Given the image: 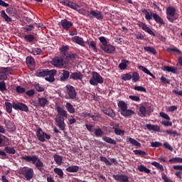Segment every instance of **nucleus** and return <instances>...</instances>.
<instances>
[{
  "label": "nucleus",
  "instance_id": "nucleus-49",
  "mask_svg": "<svg viewBox=\"0 0 182 182\" xmlns=\"http://www.w3.org/2000/svg\"><path fill=\"white\" fill-rule=\"evenodd\" d=\"M33 87L38 92H44L45 90V87L38 83L35 84V85H33Z\"/></svg>",
  "mask_w": 182,
  "mask_h": 182
},
{
  "label": "nucleus",
  "instance_id": "nucleus-27",
  "mask_svg": "<svg viewBox=\"0 0 182 182\" xmlns=\"http://www.w3.org/2000/svg\"><path fill=\"white\" fill-rule=\"evenodd\" d=\"M9 144V139L4 135L0 134V147H4Z\"/></svg>",
  "mask_w": 182,
  "mask_h": 182
},
{
  "label": "nucleus",
  "instance_id": "nucleus-43",
  "mask_svg": "<svg viewBox=\"0 0 182 182\" xmlns=\"http://www.w3.org/2000/svg\"><path fill=\"white\" fill-rule=\"evenodd\" d=\"M138 171L144 172L147 174L150 173V169L146 168L144 165L138 166Z\"/></svg>",
  "mask_w": 182,
  "mask_h": 182
},
{
  "label": "nucleus",
  "instance_id": "nucleus-50",
  "mask_svg": "<svg viewBox=\"0 0 182 182\" xmlns=\"http://www.w3.org/2000/svg\"><path fill=\"white\" fill-rule=\"evenodd\" d=\"M132 76L129 73L123 74L121 77L122 80H124V81H129L132 80Z\"/></svg>",
  "mask_w": 182,
  "mask_h": 182
},
{
  "label": "nucleus",
  "instance_id": "nucleus-54",
  "mask_svg": "<svg viewBox=\"0 0 182 182\" xmlns=\"http://www.w3.org/2000/svg\"><path fill=\"white\" fill-rule=\"evenodd\" d=\"M88 48L92 49L95 53H97V48H96V44L95 41H90L88 43Z\"/></svg>",
  "mask_w": 182,
  "mask_h": 182
},
{
  "label": "nucleus",
  "instance_id": "nucleus-45",
  "mask_svg": "<svg viewBox=\"0 0 182 182\" xmlns=\"http://www.w3.org/2000/svg\"><path fill=\"white\" fill-rule=\"evenodd\" d=\"M5 153L9 154H16V149L14 148L11 146H6L4 148Z\"/></svg>",
  "mask_w": 182,
  "mask_h": 182
},
{
  "label": "nucleus",
  "instance_id": "nucleus-64",
  "mask_svg": "<svg viewBox=\"0 0 182 182\" xmlns=\"http://www.w3.org/2000/svg\"><path fill=\"white\" fill-rule=\"evenodd\" d=\"M161 178H163L164 182H174V181L170 180L169 178H168V176L166 175H165L164 173L161 174Z\"/></svg>",
  "mask_w": 182,
  "mask_h": 182
},
{
  "label": "nucleus",
  "instance_id": "nucleus-46",
  "mask_svg": "<svg viewBox=\"0 0 182 182\" xmlns=\"http://www.w3.org/2000/svg\"><path fill=\"white\" fill-rule=\"evenodd\" d=\"M63 158L61 156L55 154L54 155V161H55V164L60 166L62 165V161H63Z\"/></svg>",
  "mask_w": 182,
  "mask_h": 182
},
{
  "label": "nucleus",
  "instance_id": "nucleus-41",
  "mask_svg": "<svg viewBox=\"0 0 182 182\" xmlns=\"http://www.w3.org/2000/svg\"><path fill=\"white\" fill-rule=\"evenodd\" d=\"M146 108L144 106H141L139 107V117H146Z\"/></svg>",
  "mask_w": 182,
  "mask_h": 182
},
{
  "label": "nucleus",
  "instance_id": "nucleus-8",
  "mask_svg": "<svg viewBox=\"0 0 182 182\" xmlns=\"http://www.w3.org/2000/svg\"><path fill=\"white\" fill-rule=\"evenodd\" d=\"M166 18L171 23H173L174 21L178 19V14H177V10H176V8L174 7H168V9H166Z\"/></svg>",
  "mask_w": 182,
  "mask_h": 182
},
{
  "label": "nucleus",
  "instance_id": "nucleus-33",
  "mask_svg": "<svg viewBox=\"0 0 182 182\" xmlns=\"http://www.w3.org/2000/svg\"><path fill=\"white\" fill-rule=\"evenodd\" d=\"M129 65V61L127 60H122V63H119V68L122 70H126L127 67Z\"/></svg>",
  "mask_w": 182,
  "mask_h": 182
},
{
  "label": "nucleus",
  "instance_id": "nucleus-44",
  "mask_svg": "<svg viewBox=\"0 0 182 182\" xmlns=\"http://www.w3.org/2000/svg\"><path fill=\"white\" fill-rule=\"evenodd\" d=\"M170 164H182V158L181 157H176L169 159Z\"/></svg>",
  "mask_w": 182,
  "mask_h": 182
},
{
  "label": "nucleus",
  "instance_id": "nucleus-5",
  "mask_svg": "<svg viewBox=\"0 0 182 182\" xmlns=\"http://www.w3.org/2000/svg\"><path fill=\"white\" fill-rule=\"evenodd\" d=\"M118 107L120 109V114L124 118H131L134 114V111L132 109H127V104L124 101L118 102Z\"/></svg>",
  "mask_w": 182,
  "mask_h": 182
},
{
  "label": "nucleus",
  "instance_id": "nucleus-47",
  "mask_svg": "<svg viewBox=\"0 0 182 182\" xmlns=\"http://www.w3.org/2000/svg\"><path fill=\"white\" fill-rule=\"evenodd\" d=\"M24 40L26 41V42H28V43H32L33 42V41H35V36L33 35H26L24 36Z\"/></svg>",
  "mask_w": 182,
  "mask_h": 182
},
{
  "label": "nucleus",
  "instance_id": "nucleus-12",
  "mask_svg": "<svg viewBox=\"0 0 182 182\" xmlns=\"http://www.w3.org/2000/svg\"><path fill=\"white\" fill-rule=\"evenodd\" d=\"M36 136H37V139H38V141H40L41 142H44L45 139H46L48 140L50 139V135L43 132L41 128L37 129Z\"/></svg>",
  "mask_w": 182,
  "mask_h": 182
},
{
  "label": "nucleus",
  "instance_id": "nucleus-18",
  "mask_svg": "<svg viewBox=\"0 0 182 182\" xmlns=\"http://www.w3.org/2000/svg\"><path fill=\"white\" fill-rule=\"evenodd\" d=\"M52 64L53 65L59 68H63V65H65L63 59H62L60 57H55L53 58Z\"/></svg>",
  "mask_w": 182,
  "mask_h": 182
},
{
  "label": "nucleus",
  "instance_id": "nucleus-9",
  "mask_svg": "<svg viewBox=\"0 0 182 182\" xmlns=\"http://www.w3.org/2000/svg\"><path fill=\"white\" fill-rule=\"evenodd\" d=\"M77 58L76 53H65L62 54V58L63 60H64V63H65V65H72L75 62V59Z\"/></svg>",
  "mask_w": 182,
  "mask_h": 182
},
{
  "label": "nucleus",
  "instance_id": "nucleus-30",
  "mask_svg": "<svg viewBox=\"0 0 182 182\" xmlns=\"http://www.w3.org/2000/svg\"><path fill=\"white\" fill-rule=\"evenodd\" d=\"M166 51L169 53H174L176 55H181L182 51L177 48V47L170 46L169 48H166Z\"/></svg>",
  "mask_w": 182,
  "mask_h": 182
},
{
  "label": "nucleus",
  "instance_id": "nucleus-31",
  "mask_svg": "<svg viewBox=\"0 0 182 182\" xmlns=\"http://www.w3.org/2000/svg\"><path fill=\"white\" fill-rule=\"evenodd\" d=\"M161 70H163L165 72L177 74V68L174 67L164 65L161 67Z\"/></svg>",
  "mask_w": 182,
  "mask_h": 182
},
{
  "label": "nucleus",
  "instance_id": "nucleus-57",
  "mask_svg": "<svg viewBox=\"0 0 182 182\" xmlns=\"http://www.w3.org/2000/svg\"><path fill=\"white\" fill-rule=\"evenodd\" d=\"M16 92L18 94H23L26 92L25 87H22L21 86L16 87Z\"/></svg>",
  "mask_w": 182,
  "mask_h": 182
},
{
  "label": "nucleus",
  "instance_id": "nucleus-6",
  "mask_svg": "<svg viewBox=\"0 0 182 182\" xmlns=\"http://www.w3.org/2000/svg\"><path fill=\"white\" fill-rule=\"evenodd\" d=\"M18 173L23 176L26 181H30L33 178V169L30 167L23 166V168H19Z\"/></svg>",
  "mask_w": 182,
  "mask_h": 182
},
{
  "label": "nucleus",
  "instance_id": "nucleus-20",
  "mask_svg": "<svg viewBox=\"0 0 182 182\" xmlns=\"http://www.w3.org/2000/svg\"><path fill=\"white\" fill-rule=\"evenodd\" d=\"M37 105L40 107L45 108L49 105V100L45 97H38L37 100Z\"/></svg>",
  "mask_w": 182,
  "mask_h": 182
},
{
  "label": "nucleus",
  "instance_id": "nucleus-25",
  "mask_svg": "<svg viewBox=\"0 0 182 182\" xmlns=\"http://www.w3.org/2000/svg\"><path fill=\"white\" fill-rule=\"evenodd\" d=\"M138 26H139V28H141L142 29V31H144V32L154 36V32L145 23H142V22H139V23H138Z\"/></svg>",
  "mask_w": 182,
  "mask_h": 182
},
{
  "label": "nucleus",
  "instance_id": "nucleus-55",
  "mask_svg": "<svg viewBox=\"0 0 182 182\" xmlns=\"http://www.w3.org/2000/svg\"><path fill=\"white\" fill-rule=\"evenodd\" d=\"M103 134L104 132H102V130H101L100 128L95 129V136H96V137H102Z\"/></svg>",
  "mask_w": 182,
  "mask_h": 182
},
{
  "label": "nucleus",
  "instance_id": "nucleus-4",
  "mask_svg": "<svg viewBox=\"0 0 182 182\" xmlns=\"http://www.w3.org/2000/svg\"><path fill=\"white\" fill-rule=\"evenodd\" d=\"M56 75L55 70H37L36 71V76L38 77H45V80L52 83L53 82L55 81V78L54 76Z\"/></svg>",
  "mask_w": 182,
  "mask_h": 182
},
{
  "label": "nucleus",
  "instance_id": "nucleus-17",
  "mask_svg": "<svg viewBox=\"0 0 182 182\" xmlns=\"http://www.w3.org/2000/svg\"><path fill=\"white\" fill-rule=\"evenodd\" d=\"M90 16L91 17L96 18L97 21H102L104 19V15H102V13H101L100 11L96 10H91L90 11Z\"/></svg>",
  "mask_w": 182,
  "mask_h": 182
},
{
  "label": "nucleus",
  "instance_id": "nucleus-19",
  "mask_svg": "<svg viewBox=\"0 0 182 182\" xmlns=\"http://www.w3.org/2000/svg\"><path fill=\"white\" fill-rule=\"evenodd\" d=\"M100 48L102 51L109 54H112L115 51V47L110 44L101 45Z\"/></svg>",
  "mask_w": 182,
  "mask_h": 182
},
{
  "label": "nucleus",
  "instance_id": "nucleus-35",
  "mask_svg": "<svg viewBox=\"0 0 182 182\" xmlns=\"http://www.w3.org/2000/svg\"><path fill=\"white\" fill-rule=\"evenodd\" d=\"M0 15H1V18H3V19H4V21H6V22H8V23L12 22V18H9V16H8V15H6V14L4 11H1L0 12Z\"/></svg>",
  "mask_w": 182,
  "mask_h": 182
},
{
  "label": "nucleus",
  "instance_id": "nucleus-14",
  "mask_svg": "<svg viewBox=\"0 0 182 182\" xmlns=\"http://www.w3.org/2000/svg\"><path fill=\"white\" fill-rule=\"evenodd\" d=\"M60 4H62L63 6H68L75 11H78L80 9V6L78 4L73 3V1L70 0H60Z\"/></svg>",
  "mask_w": 182,
  "mask_h": 182
},
{
  "label": "nucleus",
  "instance_id": "nucleus-1",
  "mask_svg": "<svg viewBox=\"0 0 182 182\" xmlns=\"http://www.w3.org/2000/svg\"><path fill=\"white\" fill-rule=\"evenodd\" d=\"M65 109L67 111L60 106L55 107L56 112H58V116H59V117H57L55 118V124L56 126H58V127H59V129L62 131H63L64 128L65 127L64 119H67L68 117V113L67 112H68L70 114L76 113L75 107H73V105L69 102L65 103Z\"/></svg>",
  "mask_w": 182,
  "mask_h": 182
},
{
  "label": "nucleus",
  "instance_id": "nucleus-26",
  "mask_svg": "<svg viewBox=\"0 0 182 182\" xmlns=\"http://www.w3.org/2000/svg\"><path fill=\"white\" fill-rule=\"evenodd\" d=\"M83 75H82L81 72H75L73 73H70L69 79L73 80H82V77Z\"/></svg>",
  "mask_w": 182,
  "mask_h": 182
},
{
  "label": "nucleus",
  "instance_id": "nucleus-42",
  "mask_svg": "<svg viewBox=\"0 0 182 182\" xmlns=\"http://www.w3.org/2000/svg\"><path fill=\"white\" fill-rule=\"evenodd\" d=\"M144 50L146 52H149V53H152V55H156V50L154 49V48L150 47V46H144Z\"/></svg>",
  "mask_w": 182,
  "mask_h": 182
},
{
  "label": "nucleus",
  "instance_id": "nucleus-21",
  "mask_svg": "<svg viewBox=\"0 0 182 182\" xmlns=\"http://www.w3.org/2000/svg\"><path fill=\"white\" fill-rule=\"evenodd\" d=\"M60 26H62L64 31H68L69 29L73 26V23L67 19H63L62 21H60Z\"/></svg>",
  "mask_w": 182,
  "mask_h": 182
},
{
  "label": "nucleus",
  "instance_id": "nucleus-51",
  "mask_svg": "<svg viewBox=\"0 0 182 182\" xmlns=\"http://www.w3.org/2000/svg\"><path fill=\"white\" fill-rule=\"evenodd\" d=\"M146 128L150 131L157 132L159 130V127L155 125H151L150 124H146Z\"/></svg>",
  "mask_w": 182,
  "mask_h": 182
},
{
  "label": "nucleus",
  "instance_id": "nucleus-63",
  "mask_svg": "<svg viewBox=\"0 0 182 182\" xmlns=\"http://www.w3.org/2000/svg\"><path fill=\"white\" fill-rule=\"evenodd\" d=\"M160 80H161V82H163L164 85H166V84L169 85L170 84V80L164 76L160 77Z\"/></svg>",
  "mask_w": 182,
  "mask_h": 182
},
{
  "label": "nucleus",
  "instance_id": "nucleus-53",
  "mask_svg": "<svg viewBox=\"0 0 182 182\" xmlns=\"http://www.w3.org/2000/svg\"><path fill=\"white\" fill-rule=\"evenodd\" d=\"M54 173H55L56 175L59 176V178H63V171L59 168H54Z\"/></svg>",
  "mask_w": 182,
  "mask_h": 182
},
{
  "label": "nucleus",
  "instance_id": "nucleus-15",
  "mask_svg": "<svg viewBox=\"0 0 182 182\" xmlns=\"http://www.w3.org/2000/svg\"><path fill=\"white\" fill-rule=\"evenodd\" d=\"M160 117L165 120L161 121L160 123L164 125V127H171L173 123L170 122V117L168 114L164 112H160Z\"/></svg>",
  "mask_w": 182,
  "mask_h": 182
},
{
  "label": "nucleus",
  "instance_id": "nucleus-56",
  "mask_svg": "<svg viewBox=\"0 0 182 182\" xmlns=\"http://www.w3.org/2000/svg\"><path fill=\"white\" fill-rule=\"evenodd\" d=\"M133 89L136 91L146 93V88L144 87L136 85L133 87Z\"/></svg>",
  "mask_w": 182,
  "mask_h": 182
},
{
  "label": "nucleus",
  "instance_id": "nucleus-28",
  "mask_svg": "<svg viewBox=\"0 0 182 182\" xmlns=\"http://www.w3.org/2000/svg\"><path fill=\"white\" fill-rule=\"evenodd\" d=\"M104 114L109 116V117L114 119L115 117V112L112 108H107L102 109Z\"/></svg>",
  "mask_w": 182,
  "mask_h": 182
},
{
  "label": "nucleus",
  "instance_id": "nucleus-36",
  "mask_svg": "<svg viewBox=\"0 0 182 182\" xmlns=\"http://www.w3.org/2000/svg\"><path fill=\"white\" fill-rule=\"evenodd\" d=\"M133 153L136 156H139L141 157H144V156H147V153H146L145 151H144L142 150L134 149V150H133Z\"/></svg>",
  "mask_w": 182,
  "mask_h": 182
},
{
  "label": "nucleus",
  "instance_id": "nucleus-48",
  "mask_svg": "<svg viewBox=\"0 0 182 182\" xmlns=\"http://www.w3.org/2000/svg\"><path fill=\"white\" fill-rule=\"evenodd\" d=\"M132 80L133 82H136L139 81V74L137 72H133L132 75Z\"/></svg>",
  "mask_w": 182,
  "mask_h": 182
},
{
  "label": "nucleus",
  "instance_id": "nucleus-24",
  "mask_svg": "<svg viewBox=\"0 0 182 182\" xmlns=\"http://www.w3.org/2000/svg\"><path fill=\"white\" fill-rule=\"evenodd\" d=\"M26 63L31 70L35 69V60L31 56L26 58Z\"/></svg>",
  "mask_w": 182,
  "mask_h": 182
},
{
  "label": "nucleus",
  "instance_id": "nucleus-52",
  "mask_svg": "<svg viewBox=\"0 0 182 182\" xmlns=\"http://www.w3.org/2000/svg\"><path fill=\"white\" fill-rule=\"evenodd\" d=\"M165 133L168 134H171L173 136V137H176V136H181V134H179L178 132H177V131H171V130H166Z\"/></svg>",
  "mask_w": 182,
  "mask_h": 182
},
{
  "label": "nucleus",
  "instance_id": "nucleus-60",
  "mask_svg": "<svg viewBox=\"0 0 182 182\" xmlns=\"http://www.w3.org/2000/svg\"><path fill=\"white\" fill-rule=\"evenodd\" d=\"M69 47L68 46H63L59 48V51L62 52V54L68 53Z\"/></svg>",
  "mask_w": 182,
  "mask_h": 182
},
{
  "label": "nucleus",
  "instance_id": "nucleus-40",
  "mask_svg": "<svg viewBox=\"0 0 182 182\" xmlns=\"http://www.w3.org/2000/svg\"><path fill=\"white\" fill-rule=\"evenodd\" d=\"M6 105V111L8 112V114L12 113V108H14V105L11 104V102H6L5 103Z\"/></svg>",
  "mask_w": 182,
  "mask_h": 182
},
{
  "label": "nucleus",
  "instance_id": "nucleus-16",
  "mask_svg": "<svg viewBox=\"0 0 182 182\" xmlns=\"http://www.w3.org/2000/svg\"><path fill=\"white\" fill-rule=\"evenodd\" d=\"M70 74H69V71L67 70H63L62 72L59 73V77H58V80L60 82H65L68 80Z\"/></svg>",
  "mask_w": 182,
  "mask_h": 182
},
{
  "label": "nucleus",
  "instance_id": "nucleus-58",
  "mask_svg": "<svg viewBox=\"0 0 182 182\" xmlns=\"http://www.w3.org/2000/svg\"><path fill=\"white\" fill-rule=\"evenodd\" d=\"M100 161L104 162L107 166H112V163H110L105 156H100Z\"/></svg>",
  "mask_w": 182,
  "mask_h": 182
},
{
  "label": "nucleus",
  "instance_id": "nucleus-10",
  "mask_svg": "<svg viewBox=\"0 0 182 182\" xmlns=\"http://www.w3.org/2000/svg\"><path fill=\"white\" fill-rule=\"evenodd\" d=\"M141 12L144 14V18L147 21H151L152 18L156 21L157 23H160V16L152 11L149 12L146 9L141 10Z\"/></svg>",
  "mask_w": 182,
  "mask_h": 182
},
{
  "label": "nucleus",
  "instance_id": "nucleus-2",
  "mask_svg": "<svg viewBox=\"0 0 182 182\" xmlns=\"http://www.w3.org/2000/svg\"><path fill=\"white\" fill-rule=\"evenodd\" d=\"M14 69L11 67H0V92L6 91V82L9 75H12Z\"/></svg>",
  "mask_w": 182,
  "mask_h": 182
},
{
  "label": "nucleus",
  "instance_id": "nucleus-39",
  "mask_svg": "<svg viewBox=\"0 0 182 182\" xmlns=\"http://www.w3.org/2000/svg\"><path fill=\"white\" fill-rule=\"evenodd\" d=\"M127 141L129 142L133 146H136L137 147H141V144H139V141H137L136 139H134L133 138H131V137L128 138Z\"/></svg>",
  "mask_w": 182,
  "mask_h": 182
},
{
  "label": "nucleus",
  "instance_id": "nucleus-38",
  "mask_svg": "<svg viewBox=\"0 0 182 182\" xmlns=\"http://www.w3.org/2000/svg\"><path fill=\"white\" fill-rule=\"evenodd\" d=\"M102 141L107 142V144H110L112 145L117 144V142L110 137L104 136V137H102Z\"/></svg>",
  "mask_w": 182,
  "mask_h": 182
},
{
  "label": "nucleus",
  "instance_id": "nucleus-3",
  "mask_svg": "<svg viewBox=\"0 0 182 182\" xmlns=\"http://www.w3.org/2000/svg\"><path fill=\"white\" fill-rule=\"evenodd\" d=\"M21 160H23L27 163H31L36 166L38 171L43 173L45 171L44 163L38 157V156H23L21 157Z\"/></svg>",
  "mask_w": 182,
  "mask_h": 182
},
{
  "label": "nucleus",
  "instance_id": "nucleus-34",
  "mask_svg": "<svg viewBox=\"0 0 182 182\" xmlns=\"http://www.w3.org/2000/svg\"><path fill=\"white\" fill-rule=\"evenodd\" d=\"M138 69L142 70L144 73L149 75L152 78L155 79V75H154L151 72H150L147 68H144L143 65H139Z\"/></svg>",
  "mask_w": 182,
  "mask_h": 182
},
{
  "label": "nucleus",
  "instance_id": "nucleus-37",
  "mask_svg": "<svg viewBox=\"0 0 182 182\" xmlns=\"http://www.w3.org/2000/svg\"><path fill=\"white\" fill-rule=\"evenodd\" d=\"M114 129V134L117 136H124V130H122L119 128L112 127Z\"/></svg>",
  "mask_w": 182,
  "mask_h": 182
},
{
  "label": "nucleus",
  "instance_id": "nucleus-61",
  "mask_svg": "<svg viewBox=\"0 0 182 182\" xmlns=\"http://www.w3.org/2000/svg\"><path fill=\"white\" fill-rule=\"evenodd\" d=\"M33 29H35V26H33V24L26 26V27L23 28L24 32H30L33 31Z\"/></svg>",
  "mask_w": 182,
  "mask_h": 182
},
{
  "label": "nucleus",
  "instance_id": "nucleus-11",
  "mask_svg": "<svg viewBox=\"0 0 182 182\" xmlns=\"http://www.w3.org/2000/svg\"><path fill=\"white\" fill-rule=\"evenodd\" d=\"M65 89L67 90V97H68V99L74 100L76 98L77 92L76 89L70 85H67L65 86Z\"/></svg>",
  "mask_w": 182,
  "mask_h": 182
},
{
  "label": "nucleus",
  "instance_id": "nucleus-22",
  "mask_svg": "<svg viewBox=\"0 0 182 182\" xmlns=\"http://www.w3.org/2000/svg\"><path fill=\"white\" fill-rule=\"evenodd\" d=\"M112 178L119 182H129L128 176L124 174L112 175Z\"/></svg>",
  "mask_w": 182,
  "mask_h": 182
},
{
  "label": "nucleus",
  "instance_id": "nucleus-32",
  "mask_svg": "<svg viewBox=\"0 0 182 182\" xmlns=\"http://www.w3.org/2000/svg\"><path fill=\"white\" fill-rule=\"evenodd\" d=\"M80 170L78 166H70L65 168V171L69 173H77Z\"/></svg>",
  "mask_w": 182,
  "mask_h": 182
},
{
  "label": "nucleus",
  "instance_id": "nucleus-62",
  "mask_svg": "<svg viewBox=\"0 0 182 182\" xmlns=\"http://www.w3.org/2000/svg\"><path fill=\"white\" fill-rule=\"evenodd\" d=\"M164 148H165L166 149L169 150L170 151H173L174 150V149H173V147L167 141L164 143Z\"/></svg>",
  "mask_w": 182,
  "mask_h": 182
},
{
  "label": "nucleus",
  "instance_id": "nucleus-23",
  "mask_svg": "<svg viewBox=\"0 0 182 182\" xmlns=\"http://www.w3.org/2000/svg\"><path fill=\"white\" fill-rule=\"evenodd\" d=\"M70 41H72V42L73 43H75L81 46L82 48L86 47V44H85V41H83V38H82L80 36H73L70 38Z\"/></svg>",
  "mask_w": 182,
  "mask_h": 182
},
{
  "label": "nucleus",
  "instance_id": "nucleus-13",
  "mask_svg": "<svg viewBox=\"0 0 182 182\" xmlns=\"http://www.w3.org/2000/svg\"><path fill=\"white\" fill-rule=\"evenodd\" d=\"M11 105H13V109H14V110L21 111L24 112H28V107L24 103L13 102Z\"/></svg>",
  "mask_w": 182,
  "mask_h": 182
},
{
  "label": "nucleus",
  "instance_id": "nucleus-29",
  "mask_svg": "<svg viewBox=\"0 0 182 182\" xmlns=\"http://www.w3.org/2000/svg\"><path fill=\"white\" fill-rule=\"evenodd\" d=\"M4 125H6V129L9 132H14L16 129L14 124L11 121H6L4 119Z\"/></svg>",
  "mask_w": 182,
  "mask_h": 182
},
{
  "label": "nucleus",
  "instance_id": "nucleus-59",
  "mask_svg": "<svg viewBox=\"0 0 182 182\" xmlns=\"http://www.w3.org/2000/svg\"><path fill=\"white\" fill-rule=\"evenodd\" d=\"M41 52H42L41 49H40L38 48H33L31 50V53L33 55H40L41 53Z\"/></svg>",
  "mask_w": 182,
  "mask_h": 182
},
{
  "label": "nucleus",
  "instance_id": "nucleus-7",
  "mask_svg": "<svg viewBox=\"0 0 182 182\" xmlns=\"http://www.w3.org/2000/svg\"><path fill=\"white\" fill-rule=\"evenodd\" d=\"M102 83H104V78L101 77L100 74L95 71L92 72L91 79H90V85L96 87Z\"/></svg>",
  "mask_w": 182,
  "mask_h": 182
}]
</instances>
